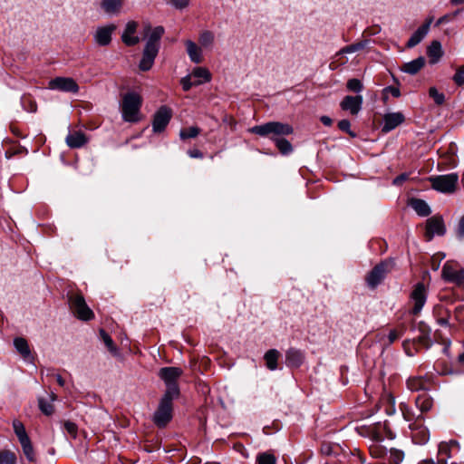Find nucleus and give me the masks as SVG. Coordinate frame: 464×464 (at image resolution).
<instances>
[{"label":"nucleus","mask_w":464,"mask_h":464,"mask_svg":"<svg viewBox=\"0 0 464 464\" xmlns=\"http://www.w3.org/2000/svg\"><path fill=\"white\" fill-rule=\"evenodd\" d=\"M370 450L372 456L376 459L382 458L385 455V449L381 445L372 446Z\"/></svg>","instance_id":"obj_51"},{"label":"nucleus","mask_w":464,"mask_h":464,"mask_svg":"<svg viewBox=\"0 0 464 464\" xmlns=\"http://www.w3.org/2000/svg\"><path fill=\"white\" fill-rule=\"evenodd\" d=\"M403 334V329H392L390 331L388 334L389 344L394 343L398 340Z\"/></svg>","instance_id":"obj_52"},{"label":"nucleus","mask_w":464,"mask_h":464,"mask_svg":"<svg viewBox=\"0 0 464 464\" xmlns=\"http://www.w3.org/2000/svg\"><path fill=\"white\" fill-rule=\"evenodd\" d=\"M257 464H276V457L271 451L261 452L256 456Z\"/></svg>","instance_id":"obj_35"},{"label":"nucleus","mask_w":464,"mask_h":464,"mask_svg":"<svg viewBox=\"0 0 464 464\" xmlns=\"http://www.w3.org/2000/svg\"><path fill=\"white\" fill-rule=\"evenodd\" d=\"M182 88L185 92L188 91L193 85L198 86L203 83V81L194 80L192 81L191 75L183 77L180 81Z\"/></svg>","instance_id":"obj_42"},{"label":"nucleus","mask_w":464,"mask_h":464,"mask_svg":"<svg viewBox=\"0 0 464 464\" xmlns=\"http://www.w3.org/2000/svg\"><path fill=\"white\" fill-rule=\"evenodd\" d=\"M437 464H448V461H446V459H438Z\"/></svg>","instance_id":"obj_64"},{"label":"nucleus","mask_w":464,"mask_h":464,"mask_svg":"<svg viewBox=\"0 0 464 464\" xmlns=\"http://www.w3.org/2000/svg\"><path fill=\"white\" fill-rule=\"evenodd\" d=\"M16 455L9 450H0V464H16Z\"/></svg>","instance_id":"obj_36"},{"label":"nucleus","mask_w":464,"mask_h":464,"mask_svg":"<svg viewBox=\"0 0 464 464\" xmlns=\"http://www.w3.org/2000/svg\"><path fill=\"white\" fill-rule=\"evenodd\" d=\"M68 304L70 310L78 319L82 321H89L94 317L93 312L87 305L85 299L82 294H68Z\"/></svg>","instance_id":"obj_5"},{"label":"nucleus","mask_w":464,"mask_h":464,"mask_svg":"<svg viewBox=\"0 0 464 464\" xmlns=\"http://www.w3.org/2000/svg\"><path fill=\"white\" fill-rule=\"evenodd\" d=\"M453 80L458 85H462L464 83V65L458 69L453 76Z\"/></svg>","instance_id":"obj_54"},{"label":"nucleus","mask_w":464,"mask_h":464,"mask_svg":"<svg viewBox=\"0 0 464 464\" xmlns=\"http://www.w3.org/2000/svg\"><path fill=\"white\" fill-rule=\"evenodd\" d=\"M364 44L363 43H357V44H351V45H348V46H345L343 47L341 51H340V53H354L356 51H359L361 49H362L364 47Z\"/></svg>","instance_id":"obj_48"},{"label":"nucleus","mask_w":464,"mask_h":464,"mask_svg":"<svg viewBox=\"0 0 464 464\" xmlns=\"http://www.w3.org/2000/svg\"><path fill=\"white\" fill-rule=\"evenodd\" d=\"M457 236L459 239H464V215L461 217L458 228H457Z\"/></svg>","instance_id":"obj_56"},{"label":"nucleus","mask_w":464,"mask_h":464,"mask_svg":"<svg viewBox=\"0 0 464 464\" xmlns=\"http://www.w3.org/2000/svg\"><path fill=\"white\" fill-rule=\"evenodd\" d=\"M14 344L17 352L24 357L28 358L30 356V349L27 341L24 338L18 337L14 341Z\"/></svg>","instance_id":"obj_31"},{"label":"nucleus","mask_w":464,"mask_h":464,"mask_svg":"<svg viewBox=\"0 0 464 464\" xmlns=\"http://www.w3.org/2000/svg\"><path fill=\"white\" fill-rule=\"evenodd\" d=\"M410 206L420 217H427L430 214V208L426 201L420 198H412L410 201Z\"/></svg>","instance_id":"obj_27"},{"label":"nucleus","mask_w":464,"mask_h":464,"mask_svg":"<svg viewBox=\"0 0 464 464\" xmlns=\"http://www.w3.org/2000/svg\"><path fill=\"white\" fill-rule=\"evenodd\" d=\"M446 233V227L443 218L440 216H433L426 222V237L428 240L437 236H443Z\"/></svg>","instance_id":"obj_13"},{"label":"nucleus","mask_w":464,"mask_h":464,"mask_svg":"<svg viewBox=\"0 0 464 464\" xmlns=\"http://www.w3.org/2000/svg\"><path fill=\"white\" fill-rule=\"evenodd\" d=\"M407 387L411 392L429 391L431 387V382L428 378L415 376L407 380Z\"/></svg>","instance_id":"obj_18"},{"label":"nucleus","mask_w":464,"mask_h":464,"mask_svg":"<svg viewBox=\"0 0 464 464\" xmlns=\"http://www.w3.org/2000/svg\"><path fill=\"white\" fill-rule=\"evenodd\" d=\"M124 0H102L101 7L108 14H119L123 6Z\"/></svg>","instance_id":"obj_23"},{"label":"nucleus","mask_w":464,"mask_h":464,"mask_svg":"<svg viewBox=\"0 0 464 464\" xmlns=\"http://www.w3.org/2000/svg\"><path fill=\"white\" fill-rule=\"evenodd\" d=\"M418 342L425 346H430V331L421 330V334L418 337Z\"/></svg>","instance_id":"obj_53"},{"label":"nucleus","mask_w":464,"mask_h":464,"mask_svg":"<svg viewBox=\"0 0 464 464\" xmlns=\"http://www.w3.org/2000/svg\"><path fill=\"white\" fill-rule=\"evenodd\" d=\"M214 34L210 31H204L199 35V43L201 45L208 47L214 43Z\"/></svg>","instance_id":"obj_41"},{"label":"nucleus","mask_w":464,"mask_h":464,"mask_svg":"<svg viewBox=\"0 0 464 464\" xmlns=\"http://www.w3.org/2000/svg\"><path fill=\"white\" fill-rule=\"evenodd\" d=\"M391 92H392V94L394 97H399V96H400V91H399L397 88H393V87H392V88H391Z\"/></svg>","instance_id":"obj_62"},{"label":"nucleus","mask_w":464,"mask_h":464,"mask_svg":"<svg viewBox=\"0 0 464 464\" xmlns=\"http://www.w3.org/2000/svg\"><path fill=\"white\" fill-rule=\"evenodd\" d=\"M320 121H322V123L325 126H331L332 125V119L328 116H322Z\"/></svg>","instance_id":"obj_59"},{"label":"nucleus","mask_w":464,"mask_h":464,"mask_svg":"<svg viewBox=\"0 0 464 464\" xmlns=\"http://www.w3.org/2000/svg\"><path fill=\"white\" fill-rule=\"evenodd\" d=\"M53 377L55 378L56 382L60 386L64 385L65 382L60 374H53Z\"/></svg>","instance_id":"obj_60"},{"label":"nucleus","mask_w":464,"mask_h":464,"mask_svg":"<svg viewBox=\"0 0 464 464\" xmlns=\"http://www.w3.org/2000/svg\"><path fill=\"white\" fill-rule=\"evenodd\" d=\"M279 358V352L276 349L267 351L265 354L266 364L267 368L274 371L277 367V360Z\"/></svg>","instance_id":"obj_30"},{"label":"nucleus","mask_w":464,"mask_h":464,"mask_svg":"<svg viewBox=\"0 0 464 464\" xmlns=\"http://www.w3.org/2000/svg\"><path fill=\"white\" fill-rule=\"evenodd\" d=\"M49 88L62 92L76 93L79 91L77 82L69 77H56L49 82Z\"/></svg>","instance_id":"obj_12"},{"label":"nucleus","mask_w":464,"mask_h":464,"mask_svg":"<svg viewBox=\"0 0 464 464\" xmlns=\"http://www.w3.org/2000/svg\"><path fill=\"white\" fill-rule=\"evenodd\" d=\"M429 95L434 100L435 103L438 105H441L445 101L444 94L439 92V91L435 87L430 88Z\"/></svg>","instance_id":"obj_44"},{"label":"nucleus","mask_w":464,"mask_h":464,"mask_svg":"<svg viewBox=\"0 0 464 464\" xmlns=\"http://www.w3.org/2000/svg\"><path fill=\"white\" fill-rule=\"evenodd\" d=\"M409 179V175L407 173H402L399 176H397L393 181L392 184L395 186L401 185L404 181H406Z\"/></svg>","instance_id":"obj_57"},{"label":"nucleus","mask_w":464,"mask_h":464,"mask_svg":"<svg viewBox=\"0 0 464 464\" xmlns=\"http://www.w3.org/2000/svg\"><path fill=\"white\" fill-rule=\"evenodd\" d=\"M459 176L456 173L439 175L429 178L432 188L442 193H452L456 189Z\"/></svg>","instance_id":"obj_8"},{"label":"nucleus","mask_w":464,"mask_h":464,"mask_svg":"<svg viewBox=\"0 0 464 464\" xmlns=\"http://www.w3.org/2000/svg\"><path fill=\"white\" fill-rule=\"evenodd\" d=\"M415 404L417 408L420 410V414L421 415L422 413L430 411V409L433 406V400L429 394L421 393L417 396L415 400Z\"/></svg>","instance_id":"obj_26"},{"label":"nucleus","mask_w":464,"mask_h":464,"mask_svg":"<svg viewBox=\"0 0 464 464\" xmlns=\"http://www.w3.org/2000/svg\"><path fill=\"white\" fill-rule=\"evenodd\" d=\"M450 312L443 308V307H440L438 309V318H437V323L441 325V326H448L450 324Z\"/></svg>","instance_id":"obj_39"},{"label":"nucleus","mask_w":464,"mask_h":464,"mask_svg":"<svg viewBox=\"0 0 464 464\" xmlns=\"http://www.w3.org/2000/svg\"><path fill=\"white\" fill-rule=\"evenodd\" d=\"M182 374V370L179 367H163L159 372V376L164 381L167 390L165 393H169L171 391H175V396L178 397L179 394V389L177 384V380Z\"/></svg>","instance_id":"obj_9"},{"label":"nucleus","mask_w":464,"mask_h":464,"mask_svg":"<svg viewBox=\"0 0 464 464\" xmlns=\"http://www.w3.org/2000/svg\"><path fill=\"white\" fill-rule=\"evenodd\" d=\"M304 353L300 350L289 349L285 354V362L291 367H299L304 361Z\"/></svg>","instance_id":"obj_22"},{"label":"nucleus","mask_w":464,"mask_h":464,"mask_svg":"<svg viewBox=\"0 0 464 464\" xmlns=\"http://www.w3.org/2000/svg\"><path fill=\"white\" fill-rule=\"evenodd\" d=\"M114 24L99 27L94 35L95 42L101 46L108 45L111 41V34L115 31Z\"/></svg>","instance_id":"obj_16"},{"label":"nucleus","mask_w":464,"mask_h":464,"mask_svg":"<svg viewBox=\"0 0 464 464\" xmlns=\"http://www.w3.org/2000/svg\"><path fill=\"white\" fill-rule=\"evenodd\" d=\"M411 429V438L416 444H424L429 440V431L427 429L420 427V425L413 423L410 425Z\"/></svg>","instance_id":"obj_21"},{"label":"nucleus","mask_w":464,"mask_h":464,"mask_svg":"<svg viewBox=\"0 0 464 464\" xmlns=\"http://www.w3.org/2000/svg\"><path fill=\"white\" fill-rule=\"evenodd\" d=\"M395 263L393 259H385L376 265L367 275L366 283L371 288H375L385 276L392 271Z\"/></svg>","instance_id":"obj_6"},{"label":"nucleus","mask_w":464,"mask_h":464,"mask_svg":"<svg viewBox=\"0 0 464 464\" xmlns=\"http://www.w3.org/2000/svg\"><path fill=\"white\" fill-rule=\"evenodd\" d=\"M66 144L70 148H81L87 142V138L82 131L69 133L66 137Z\"/></svg>","instance_id":"obj_24"},{"label":"nucleus","mask_w":464,"mask_h":464,"mask_svg":"<svg viewBox=\"0 0 464 464\" xmlns=\"http://www.w3.org/2000/svg\"><path fill=\"white\" fill-rule=\"evenodd\" d=\"M459 451V445L456 440H450L449 442L443 441L439 445V459H446V461H448Z\"/></svg>","instance_id":"obj_17"},{"label":"nucleus","mask_w":464,"mask_h":464,"mask_svg":"<svg viewBox=\"0 0 464 464\" xmlns=\"http://www.w3.org/2000/svg\"><path fill=\"white\" fill-rule=\"evenodd\" d=\"M249 131L262 137H269L275 141V139L292 134L294 129L288 123L270 121L262 125H256L250 128Z\"/></svg>","instance_id":"obj_3"},{"label":"nucleus","mask_w":464,"mask_h":464,"mask_svg":"<svg viewBox=\"0 0 464 464\" xmlns=\"http://www.w3.org/2000/svg\"><path fill=\"white\" fill-rule=\"evenodd\" d=\"M164 33L165 29L161 25L152 28L149 23L144 24V38L146 40V44L143 49L142 58L139 64V68L141 71L146 72L152 67L154 60L160 50V39Z\"/></svg>","instance_id":"obj_1"},{"label":"nucleus","mask_w":464,"mask_h":464,"mask_svg":"<svg viewBox=\"0 0 464 464\" xmlns=\"http://www.w3.org/2000/svg\"><path fill=\"white\" fill-rule=\"evenodd\" d=\"M341 130L347 132L350 136L355 137V133L351 130V123L348 120H342L338 122Z\"/></svg>","instance_id":"obj_49"},{"label":"nucleus","mask_w":464,"mask_h":464,"mask_svg":"<svg viewBox=\"0 0 464 464\" xmlns=\"http://www.w3.org/2000/svg\"><path fill=\"white\" fill-rule=\"evenodd\" d=\"M453 5H460L464 3V0H450Z\"/></svg>","instance_id":"obj_63"},{"label":"nucleus","mask_w":464,"mask_h":464,"mask_svg":"<svg viewBox=\"0 0 464 464\" xmlns=\"http://www.w3.org/2000/svg\"><path fill=\"white\" fill-rule=\"evenodd\" d=\"M177 398L175 391L169 393H164L161 398L159 407L153 415L154 423L160 427H165L172 418V401Z\"/></svg>","instance_id":"obj_4"},{"label":"nucleus","mask_w":464,"mask_h":464,"mask_svg":"<svg viewBox=\"0 0 464 464\" xmlns=\"http://www.w3.org/2000/svg\"><path fill=\"white\" fill-rule=\"evenodd\" d=\"M191 77L195 78V80H200L204 82H208L211 80V74L208 69L203 67H197L191 72Z\"/></svg>","instance_id":"obj_33"},{"label":"nucleus","mask_w":464,"mask_h":464,"mask_svg":"<svg viewBox=\"0 0 464 464\" xmlns=\"http://www.w3.org/2000/svg\"><path fill=\"white\" fill-rule=\"evenodd\" d=\"M425 64V59L423 57H418L409 63H406L402 66V71L409 74L417 73Z\"/></svg>","instance_id":"obj_28"},{"label":"nucleus","mask_w":464,"mask_h":464,"mask_svg":"<svg viewBox=\"0 0 464 464\" xmlns=\"http://www.w3.org/2000/svg\"><path fill=\"white\" fill-rule=\"evenodd\" d=\"M383 121L382 131L389 132L404 121V116L401 112L387 113L383 117Z\"/></svg>","instance_id":"obj_19"},{"label":"nucleus","mask_w":464,"mask_h":464,"mask_svg":"<svg viewBox=\"0 0 464 464\" xmlns=\"http://www.w3.org/2000/svg\"><path fill=\"white\" fill-rule=\"evenodd\" d=\"M141 96L134 92H130L122 96L121 111L122 120L126 122H138L140 121Z\"/></svg>","instance_id":"obj_2"},{"label":"nucleus","mask_w":464,"mask_h":464,"mask_svg":"<svg viewBox=\"0 0 464 464\" xmlns=\"http://www.w3.org/2000/svg\"><path fill=\"white\" fill-rule=\"evenodd\" d=\"M172 117V110L168 106H160L155 112L152 121L154 132H161L165 130Z\"/></svg>","instance_id":"obj_11"},{"label":"nucleus","mask_w":464,"mask_h":464,"mask_svg":"<svg viewBox=\"0 0 464 464\" xmlns=\"http://www.w3.org/2000/svg\"><path fill=\"white\" fill-rule=\"evenodd\" d=\"M100 334H101V337L104 343V344L106 345V347L108 348V350L113 353V354H116L117 353V347L116 345L114 344V342L112 341V339L111 338V336L104 331V330H101L100 331Z\"/></svg>","instance_id":"obj_40"},{"label":"nucleus","mask_w":464,"mask_h":464,"mask_svg":"<svg viewBox=\"0 0 464 464\" xmlns=\"http://www.w3.org/2000/svg\"><path fill=\"white\" fill-rule=\"evenodd\" d=\"M432 19H429L424 24L417 29L408 40L407 47L412 48L421 42L430 30Z\"/></svg>","instance_id":"obj_20"},{"label":"nucleus","mask_w":464,"mask_h":464,"mask_svg":"<svg viewBox=\"0 0 464 464\" xmlns=\"http://www.w3.org/2000/svg\"><path fill=\"white\" fill-rule=\"evenodd\" d=\"M362 96L361 95H347L340 103L342 110L349 111L352 115H357L362 109Z\"/></svg>","instance_id":"obj_14"},{"label":"nucleus","mask_w":464,"mask_h":464,"mask_svg":"<svg viewBox=\"0 0 464 464\" xmlns=\"http://www.w3.org/2000/svg\"><path fill=\"white\" fill-rule=\"evenodd\" d=\"M185 45L189 59L195 63H200L202 62V51L200 47L190 40H187Z\"/></svg>","instance_id":"obj_25"},{"label":"nucleus","mask_w":464,"mask_h":464,"mask_svg":"<svg viewBox=\"0 0 464 464\" xmlns=\"http://www.w3.org/2000/svg\"><path fill=\"white\" fill-rule=\"evenodd\" d=\"M188 154L190 158H193V159H202L203 158V153L198 149L189 150L188 151Z\"/></svg>","instance_id":"obj_58"},{"label":"nucleus","mask_w":464,"mask_h":464,"mask_svg":"<svg viewBox=\"0 0 464 464\" xmlns=\"http://www.w3.org/2000/svg\"><path fill=\"white\" fill-rule=\"evenodd\" d=\"M39 408L45 415H51L53 412V404L43 398L39 399Z\"/></svg>","instance_id":"obj_47"},{"label":"nucleus","mask_w":464,"mask_h":464,"mask_svg":"<svg viewBox=\"0 0 464 464\" xmlns=\"http://www.w3.org/2000/svg\"><path fill=\"white\" fill-rule=\"evenodd\" d=\"M275 142L279 151L284 155H286L293 150L291 143L284 138L275 139Z\"/></svg>","instance_id":"obj_38"},{"label":"nucleus","mask_w":464,"mask_h":464,"mask_svg":"<svg viewBox=\"0 0 464 464\" xmlns=\"http://www.w3.org/2000/svg\"><path fill=\"white\" fill-rule=\"evenodd\" d=\"M13 429L15 435L18 438L19 442L29 439V436L25 430L24 425L18 420L13 421Z\"/></svg>","instance_id":"obj_34"},{"label":"nucleus","mask_w":464,"mask_h":464,"mask_svg":"<svg viewBox=\"0 0 464 464\" xmlns=\"http://www.w3.org/2000/svg\"><path fill=\"white\" fill-rule=\"evenodd\" d=\"M200 133V129L196 126L182 129L179 131V137L181 140L196 138Z\"/></svg>","instance_id":"obj_37"},{"label":"nucleus","mask_w":464,"mask_h":464,"mask_svg":"<svg viewBox=\"0 0 464 464\" xmlns=\"http://www.w3.org/2000/svg\"><path fill=\"white\" fill-rule=\"evenodd\" d=\"M20 444L22 447L23 453L24 454L26 459L30 462H34L36 459L35 452H34V449L33 447L30 438L27 440H24L23 441H20Z\"/></svg>","instance_id":"obj_32"},{"label":"nucleus","mask_w":464,"mask_h":464,"mask_svg":"<svg viewBox=\"0 0 464 464\" xmlns=\"http://www.w3.org/2000/svg\"><path fill=\"white\" fill-rule=\"evenodd\" d=\"M428 296V289L423 283H417L410 295V301L412 304L411 314L418 315L426 301Z\"/></svg>","instance_id":"obj_10"},{"label":"nucleus","mask_w":464,"mask_h":464,"mask_svg":"<svg viewBox=\"0 0 464 464\" xmlns=\"http://www.w3.org/2000/svg\"><path fill=\"white\" fill-rule=\"evenodd\" d=\"M428 55L431 63H436L442 56L441 44L439 41L431 42L428 48Z\"/></svg>","instance_id":"obj_29"},{"label":"nucleus","mask_w":464,"mask_h":464,"mask_svg":"<svg viewBox=\"0 0 464 464\" xmlns=\"http://www.w3.org/2000/svg\"><path fill=\"white\" fill-rule=\"evenodd\" d=\"M347 89L351 92H360L362 90V83L360 80L358 79H350L348 82H347Z\"/></svg>","instance_id":"obj_46"},{"label":"nucleus","mask_w":464,"mask_h":464,"mask_svg":"<svg viewBox=\"0 0 464 464\" xmlns=\"http://www.w3.org/2000/svg\"><path fill=\"white\" fill-rule=\"evenodd\" d=\"M177 9H184L189 5V0H168Z\"/></svg>","instance_id":"obj_55"},{"label":"nucleus","mask_w":464,"mask_h":464,"mask_svg":"<svg viewBox=\"0 0 464 464\" xmlns=\"http://www.w3.org/2000/svg\"><path fill=\"white\" fill-rule=\"evenodd\" d=\"M459 264L449 260L444 263L441 269V278L458 287H464V266L458 268Z\"/></svg>","instance_id":"obj_7"},{"label":"nucleus","mask_w":464,"mask_h":464,"mask_svg":"<svg viewBox=\"0 0 464 464\" xmlns=\"http://www.w3.org/2000/svg\"><path fill=\"white\" fill-rule=\"evenodd\" d=\"M419 464H437L432 459H426L421 460Z\"/></svg>","instance_id":"obj_61"},{"label":"nucleus","mask_w":464,"mask_h":464,"mask_svg":"<svg viewBox=\"0 0 464 464\" xmlns=\"http://www.w3.org/2000/svg\"><path fill=\"white\" fill-rule=\"evenodd\" d=\"M400 408L402 412L403 418L407 421H411L413 419H415V418L419 419L420 417V414L418 416H415V413L405 403H401Z\"/></svg>","instance_id":"obj_43"},{"label":"nucleus","mask_w":464,"mask_h":464,"mask_svg":"<svg viewBox=\"0 0 464 464\" xmlns=\"http://www.w3.org/2000/svg\"><path fill=\"white\" fill-rule=\"evenodd\" d=\"M404 459V453L401 450L392 449L390 451V460L393 464H401Z\"/></svg>","instance_id":"obj_45"},{"label":"nucleus","mask_w":464,"mask_h":464,"mask_svg":"<svg viewBox=\"0 0 464 464\" xmlns=\"http://www.w3.org/2000/svg\"><path fill=\"white\" fill-rule=\"evenodd\" d=\"M64 429L72 438H76L78 428L74 422L70 420L65 421Z\"/></svg>","instance_id":"obj_50"},{"label":"nucleus","mask_w":464,"mask_h":464,"mask_svg":"<svg viewBox=\"0 0 464 464\" xmlns=\"http://www.w3.org/2000/svg\"><path fill=\"white\" fill-rule=\"evenodd\" d=\"M138 28V23L135 21H129L126 24L125 29L121 34V40L127 46H134L140 43V37L135 35Z\"/></svg>","instance_id":"obj_15"}]
</instances>
